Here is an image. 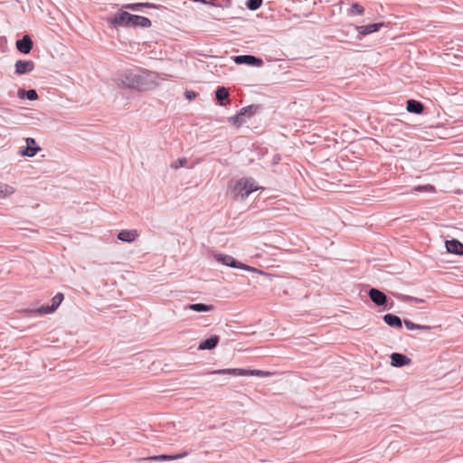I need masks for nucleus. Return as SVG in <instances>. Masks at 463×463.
<instances>
[{"label":"nucleus","instance_id":"f257e3e1","mask_svg":"<svg viewBox=\"0 0 463 463\" xmlns=\"http://www.w3.org/2000/svg\"><path fill=\"white\" fill-rule=\"evenodd\" d=\"M108 23L113 27H142L148 28L151 26V21L141 15L132 14L127 11L119 10L113 16L107 19Z\"/></svg>","mask_w":463,"mask_h":463},{"label":"nucleus","instance_id":"f03ea898","mask_svg":"<svg viewBox=\"0 0 463 463\" xmlns=\"http://www.w3.org/2000/svg\"><path fill=\"white\" fill-rule=\"evenodd\" d=\"M146 72L140 69L127 70L118 79L121 88L143 90L147 86Z\"/></svg>","mask_w":463,"mask_h":463},{"label":"nucleus","instance_id":"7ed1b4c3","mask_svg":"<svg viewBox=\"0 0 463 463\" xmlns=\"http://www.w3.org/2000/svg\"><path fill=\"white\" fill-rule=\"evenodd\" d=\"M259 190L253 178H241L236 182L232 189V194L235 199L244 200L252 192Z\"/></svg>","mask_w":463,"mask_h":463},{"label":"nucleus","instance_id":"20e7f679","mask_svg":"<svg viewBox=\"0 0 463 463\" xmlns=\"http://www.w3.org/2000/svg\"><path fill=\"white\" fill-rule=\"evenodd\" d=\"M209 374H231L233 376H259V377H267L271 375L272 373L268 371L262 370H250V369H242V368H229V369H219L215 371H212L208 373Z\"/></svg>","mask_w":463,"mask_h":463},{"label":"nucleus","instance_id":"39448f33","mask_svg":"<svg viewBox=\"0 0 463 463\" xmlns=\"http://www.w3.org/2000/svg\"><path fill=\"white\" fill-rule=\"evenodd\" d=\"M215 260L218 261V262H221L222 264L225 265V266H228V267H232V268H235V269H244V270H248V271H251V272H258V273H262L261 270H259L258 269L254 268V267H250L249 265H246L242 262H240L239 260H237L236 259H234L232 256L231 255H226V254H216L214 256Z\"/></svg>","mask_w":463,"mask_h":463},{"label":"nucleus","instance_id":"423d86ee","mask_svg":"<svg viewBox=\"0 0 463 463\" xmlns=\"http://www.w3.org/2000/svg\"><path fill=\"white\" fill-rule=\"evenodd\" d=\"M383 26V23H374L366 25H356L354 26V30L358 33L356 39L362 40L363 37H364L365 35L378 32Z\"/></svg>","mask_w":463,"mask_h":463},{"label":"nucleus","instance_id":"0eeeda50","mask_svg":"<svg viewBox=\"0 0 463 463\" xmlns=\"http://www.w3.org/2000/svg\"><path fill=\"white\" fill-rule=\"evenodd\" d=\"M63 298H64L63 294L59 292V293H57L52 298V305L51 306L43 305L41 307H39L36 310V312L41 314V315L51 314V313L54 312L58 308V307L62 302Z\"/></svg>","mask_w":463,"mask_h":463},{"label":"nucleus","instance_id":"6e6552de","mask_svg":"<svg viewBox=\"0 0 463 463\" xmlns=\"http://www.w3.org/2000/svg\"><path fill=\"white\" fill-rule=\"evenodd\" d=\"M233 61L236 64H247L250 66H261L263 64V61L260 58H258L253 55H238L233 58Z\"/></svg>","mask_w":463,"mask_h":463},{"label":"nucleus","instance_id":"1a4fd4ad","mask_svg":"<svg viewBox=\"0 0 463 463\" xmlns=\"http://www.w3.org/2000/svg\"><path fill=\"white\" fill-rule=\"evenodd\" d=\"M15 46L20 52L28 54L33 49V43L30 35L24 34L21 39L16 41Z\"/></svg>","mask_w":463,"mask_h":463},{"label":"nucleus","instance_id":"9d476101","mask_svg":"<svg viewBox=\"0 0 463 463\" xmlns=\"http://www.w3.org/2000/svg\"><path fill=\"white\" fill-rule=\"evenodd\" d=\"M370 299L378 307L384 306L387 303V296L381 290L372 288L368 291Z\"/></svg>","mask_w":463,"mask_h":463},{"label":"nucleus","instance_id":"9b49d317","mask_svg":"<svg viewBox=\"0 0 463 463\" xmlns=\"http://www.w3.org/2000/svg\"><path fill=\"white\" fill-rule=\"evenodd\" d=\"M25 142L26 147L21 151V154L24 156L32 157L41 149L40 146H37L34 138L27 137Z\"/></svg>","mask_w":463,"mask_h":463},{"label":"nucleus","instance_id":"f8f14e48","mask_svg":"<svg viewBox=\"0 0 463 463\" xmlns=\"http://www.w3.org/2000/svg\"><path fill=\"white\" fill-rule=\"evenodd\" d=\"M15 73L18 75L31 72L34 69V63L32 61L19 60L15 62Z\"/></svg>","mask_w":463,"mask_h":463},{"label":"nucleus","instance_id":"ddd939ff","mask_svg":"<svg viewBox=\"0 0 463 463\" xmlns=\"http://www.w3.org/2000/svg\"><path fill=\"white\" fill-rule=\"evenodd\" d=\"M411 360L405 354L392 353L391 354V364L394 367H402L410 364Z\"/></svg>","mask_w":463,"mask_h":463},{"label":"nucleus","instance_id":"4468645a","mask_svg":"<svg viewBox=\"0 0 463 463\" xmlns=\"http://www.w3.org/2000/svg\"><path fill=\"white\" fill-rule=\"evenodd\" d=\"M446 249L448 252L453 253L458 256L463 255V243L456 239H452L449 241H446L445 242Z\"/></svg>","mask_w":463,"mask_h":463},{"label":"nucleus","instance_id":"2eb2a0df","mask_svg":"<svg viewBox=\"0 0 463 463\" xmlns=\"http://www.w3.org/2000/svg\"><path fill=\"white\" fill-rule=\"evenodd\" d=\"M138 237V232L137 230H121L117 238L124 242H132Z\"/></svg>","mask_w":463,"mask_h":463},{"label":"nucleus","instance_id":"dca6fc26","mask_svg":"<svg viewBox=\"0 0 463 463\" xmlns=\"http://www.w3.org/2000/svg\"><path fill=\"white\" fill-rule=\"evenodd\" d=\"M383 321L391 327L401 329L402 327V319L393 314H385L383 317Z\"/></svg>","mask_w":463,"mask_h":463},{"label":"nucleus","instance_id":"f3484780","mask_svg":"<svg viewBox=\"0 0 463 463\" xmlns=\"http://www.w3.org/2000/svg\"><path fill=\"white\" fill-rule=\"evenodd\" d=\"M220 341L218 335H212L211 337L202 341L198 346L199 350H212L215 348Z\"/></svg>","mask_w":463,"mask_h":463},{"label":"nucleus","instance_id":"a211bd4d","mask_svg":"<svg viewBox=\"0 0 463 463\" xmlns=\"http://www.w3.org/2000/svg\"><path fill=\"white\" fill-rule=\"evenodd\" d=\"M406 109L410 113L421 114L424 110V105L415 99H408Z\"/></svg>","mask_w":463,"mask_h":463},{"label":"nucleus","instance_id":"6ab92c4d","mask_svg":"<svg viewBox=\"0 0 463 463\" xmlns=\"http://www.w3.org/2000/svg\"><path fill=\"white\" fill-rule=\"evenodd\" d=\"M187 455H188V453L186 451H184L183 453H179V454H175V455L162 454V455L151 457L150 459L156 460V461H170V460L183 458L186 457Z\"/></svg>","mask_w":463,"mask_h":463},{"label":"nucleus","instance_id":"aec40b11","mask_svg":"<svg viewBox=\"0 0 463 463\" xmlns=\"http://www.w3.org/2000/svg\"><path fill=\"white\" fill-rule=\"evenodd\" d=\"M124 8L126 9H129L131 11H139L140 8L142 7H146V8H153V9H157L158 6L150 3V2H137V3H133V4H128L126 5L123 6Z\"/></svg>","mask_w":463,"mask_h":463},{"label":"nucleus","instance_id":"412c9836","mask_svg":"<svg viewBox=\"0 0 463 463\" xmlns=\"http://www.w3.org/2000/svg\"><path fill=\"white\" fill-rule=\"evenodd\" d=\"M229 90L225 87H218L215 90V97L220 105H224V101L229 99Z\"/></svg>","mask_w":463,"mask_h":463},{"label":"nucleus","instance_id":"4be33fe9","mask_svg":"<svg viewBox=\"0 0 463 463\" xmlns=\"http://www.w3.org/2000/svg\"><path fill=\"white\" fill-rule=\"evenodd\" d=\"M185 309H190L195 312H208L213 309V306L203 303L188 304L185 306Z\"/></svg>","mask_w":463,"mask_h":463},{"label":"nucleus","instance_id":"5701e85b","mask_svg":"<svg viewBox=\"0 0 463 463\" xmlns=\"http://www.w3.org/2000/svg\"><path fill=\"white\" fill-rule=\"evenodd\" d=\"M354 26L353 24H348L342 29L336 31V36L339 38L341 42H347L346 38L349 36L350 33H353L354 30Z\"/></svg>","mask_w":463,"mask_h":463},{"label":"nucleus","instance_id":"b1692460","mask_svg":"<svg viewBox=\"0 0 463 463\" xmlns=\"http://www.w3.org/2000/svg\"><path fill=\"white\" fill-rule=\"evenodd\" d=\"M17 95L20 99H28L29 100H36L38 99V94L35 90H25L24 89H19Z\"/></svg>","mask_w":463,"mask_h":463},{"label":"nucleus","instance_id":"393cba45","mask_svg":"<svg viewBox=\"0 0 463 463\" xmlns=\"http://www.w3.org/2000/svg\"><path fill=\"white\" fill-rule=\"evenodd\" d=\"M403 323L406 326V328L408 330H421V331H430L431 330L433 327L430 326H425V325H418V324H415L413 323L412 321L409 320V319H404L403 320Z\"/></svg>","mask_w":463,"mask_h":463},{"label":"nucleus","instance_id":"a878e982","mask_svg":"<svg viewBox=\"0 0 463 463\" xmlns=\"http://www.w3.org/2000/svg\"><path fill=\"white\" fill-rule=\"evenodd\" d=\"M259 109H260V105H250V106L241 108L240 109L239 113H240V116L250 118L257 112V110Z\"/></svg>","mask_w":463,"mask_h":463},{"label":"nucleus","instance_id":"bb28decb","mask_svg":"<svg viewBox=\"0 0 463 463\" xmlns=\"http://www.w3.org/2000/svg\"><path fill=\"white\" fill-rule=\"evenodd\" d=\"M14 192L12 186L0 183V198H5Z\"/></svg>","mask_w":463,"mask_h":463},{"label":"nucleus","instance_id":"cd10ccee","mask_svg":"<svg viewBox=\"0 0 463 463\" xmlns=\"http://www.w3.org/2000/svg\"><path fill=\"white\" fill-rule=\"evenodd\" d=\"M364 12V8L359 5L357 2H354L351 8H350V14L354 15H360L363 14Z\"/></svg>","mask_w":463,"mask_h":463},{"label":"nucleus","instance_id":"c85d7f7f","mask_svg":"<svg viewBox=\"0 0 463 463\" xmlns=\"http://www.w3.org/2000/svg\"><path fill=\"white\" fill-rule=\"evenodd\" d=\"M187 158L186 157H180L176 161L173 162L170 166L174 169H178L180 167H184L186 165Z\"/></svg>","mask_w":463,"mask_h":463},{"label":"nucleus","instance_id":"c756f323","mask_svg":"<svg viewBox=\"0 0 463 463\" xmlns=\"http://www.w3.org/2000/svg\"><path fill=\"white\" fill-rule=\"evenodd\" d=\"M229 122L239 127L244 122V119L243 117L240 116V113L238 112L237 115L229 118Z\"/></svg>","mask_w":463,"mask_h":463},{"label":"nucleus","instance_id":"7c9ffc66","mask_svg":"<svg viewBox=\"0 0 463 463\" xmlns=\"http://www.w3.org/2000/svg\"><path fill=\"white\" fill-rule=\"evenodd\" d=\"M262 3L263 2H245V5L250 10L255 11L261 6Z\"/></svg>","mask_w":463,"mask_h":463},{"label":"nucleus","instance_id":"2f4dec72","mask_svg":"<svg viewBox=\"0 0 463 463\" xmlns=\"http://www.w3.org/2000/svg\"><path fill=\"white\" fill-rule=\"evenodd\" d=\"M196 96H197V93L193 91V90H186L184 92L185 99L190 100V101L194 100L196 98Z\"/></svg>","mask_w":463,"mask_h":463},{"label":"nucleus","instance_id":"473e14b6","mask_svg":"<svg viewBox=\"0 0 463 463\" xmlns=\"http://www.w3.org/2000/svg\"><path fill=\"white\" fill-rule=\"evenodd\" d=\"M403 299L406 300V301H413L415 303H421V302H423L422 299H420V298H413V297H410V296L403 297Z\"/></svg>","mask_w":463,"mask_h":463},{"label":"nucleus","instance_id":"72a5a7b5","mask_svg":"<svg viewBox=\"0 0 463 463\" xmlns=\"http://www.w3.org/2000/svg\"><path fill=\"white\" fill-rule=\"evenodd\" d=\"M280 161V156L279 155H275L273 156V163L278 164Z\"/></svg>","mask_w":463,"mask_h":463},{"label":"nucleus","instance_id":"f704fd0d","mask_svg":"<svg viewBox=\"0 0 463 463\" xmlns=\"http://www.w3.org/2000/svg\"><path fill=\"white\" fill-rule=\"evenodd\" d=\"M203 4H210L212 5L217 6V5H215V2L209 1V2H203Z\"/></svg>","mask_w":463,"mask_h":463}]
</instances>
